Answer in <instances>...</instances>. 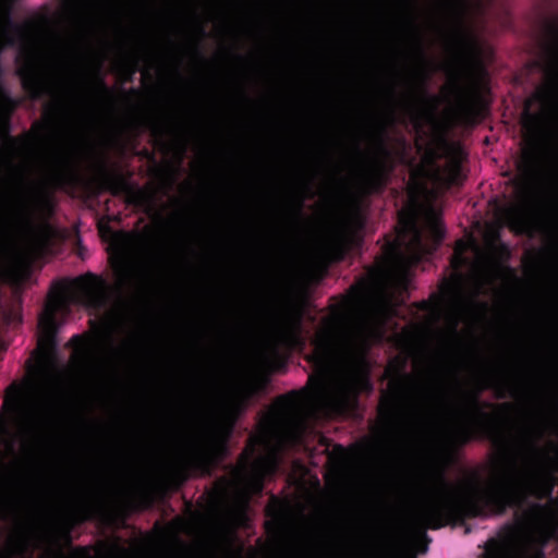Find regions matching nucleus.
<instances>
[{
    "instance_id": "1",
    "label": "nucleus",
    "mask_w": 558,
    "mask_h": 558,
    "mask_svg": "<svg viewBox=\"0 0 558 558\" xmlns=\"http://www.w3.org/2000/svg\"><path fill=\"white\" fill-rule=\"evenodd\" d=\"M393 314L386 295L367 304L348 300L324 324L314 340L317 378L312 379V390L280 400L274 416L287 441H299L307 417L353 405L356 392L367 387L364 352L384 336V325Z\"/></svg>"
},
{
    "instance_id": "2",
    "label": "nucleus",
    "mask_w": 558,
    "mask_h": 558,
    "mask_svg": "<svg viewBox=\"0 0 558 558\" xmlns=\"http://www.w3.org/2000/svg\"><path fill=\"white\" fill-rule=\"evenodd\" d=\"M460 156L447 161L445 169L428 166L413 172L409 186V206L400 213L397 238L399 263L412 265L428 254L442 236L438 211L432 199L438 189L457 183Z\"/></svg>"
},
{
    "instance_id": "3",
    "label": "nucleus",
    "mask_w": 558,
    "mask_h": 558,
    "mask_svg": "<svg viewBox=\"0 0 558 558\" xmlns=\"http://www.w3.org/2000/svg\"><path fill=\"white\" fill-rule=\"evenodd\" d=\"M550 461L541 447L530 449L513 478H494L487 484L469 483L458 493V505L471 514L486 509L500 511L507 505L520 502L526 496L541 497L550 487Z\"/></svg>"
},
{
    "instance_id": "4",
    "label": "nucleus",
    "mask_w": 558,
    "mask_h": 558,
    "mask_svg": "<svg viewBox=\"0 0 558 558\" xmlns=\"http://www.w3.org/2000/svg\"><path fill=\"white\" fill-rule=\"evenodd\" d=\"M558 526V508L555 501L526 505L515 524L502 536L499 545L485 558H529L536 546Z\"/></svg>"
},
{
    "instance_id": "5",
    "label": "nucleus",
    "mask_w": 558,
    "mask_h": 558,
    "mask_svg": "<svg viewBox=\"0 0 558 558\" xmlns=\"http://www.w3.org/2000/svg\"><path fill=\"white\" fill-rule=\"evenodd\" d=\"M108 295L106 282L98 277L84 278L73 294L59 293L50 299L49 308L39 320L44 336L49 340L54 326V312L63 308L70 302H80L88 306H100Z\"/></svg>"
},
{
    "instance_id": "6",
    "label": "nucleus",
    "mask_w": 558,
    "mask_h": 558,
    "mask_svg": "<svg viewBox=\"0 0 558 558\" xmlns=\"http://www.w3.org/2000/svg\"><path fill=\"white\" fill-rule=\"evenodd\" d=\"M558 105V70L548 75L546 84L526 102L523 126L531 137L544 132L548 118Z\"/></svg>"
},
{
    "instance_id": "7",
    "label": "nucleus",
    "mask_w": 558,
    "mask_h": 558,
    "mask_svg": "<svg viewBox=\"0 0 558 558\" xmlns=\"http://www.w3.org/2000/svg\"><path fill=\"white\" fill-rule=\"evenodd\" d=\"M472 248L476 256V264L472 267V281L476 293L486 292L490 289L493 281L500 275L501 270L499 265L495 262L486 259L471 242L459 241L454 248L453 266L458 269L466 264V258L463 254Z\"/></svg>"
},
{
    "instance_id": "8",
    "label": "nucleus",
    "mask_w": 558,
    "mask_h": 558,
    "mask_svg": "<svg viewBox=\"0 0 558 558\" xmlns=\"http://www.w3.org/2000/svg\"><path fill=\"white\" fill-rule=\"evenodd\" d=\"M59 376V371L54 366L51 369H41L38 375L37 388L43 395L39 407L45 416L54 410L61 397L62 383Z\"/></svg>"
},
{
    "instance_id": "9",
    "label": "nucleus",
    "mask_w": 558,
    "mask_h": 558,
    "mask_svg": "<svg viewBox=\"0 0 558 558\" xmlns=\"http://www.w3.org/2000/svg\"><path fill=\"white\" fill-rule=\"evenodd\" d=\"M264 446L266 448L265 454L255 461L251 478L244 484L243 489L245 494L258 493L262 489V477L272 474L277 468V452L274 449H268L266 444Z\"/></svg>"
},
{
    "instance_id": "10",
    "label": "nucleus",
    "mask_w": 558,
    "mask_h": 558,
    "mask_svg": "<svg viewBox=\"0 0 558 558\" xmlns=\"http://www.w3.org/2000/svg\"><path fill=\"white\" fill-rule=\"evenodd\" d=\"M14 451L12 441L3 440L2 444H0V459L4 458L5 456L12 454Z\"/></svg>"
},
{
    "instance_id": "11",
    "label": "nucleus",
    "mask_w": 558,
    "mask_h": 558,
    "mask_svg": "<svg viewBox=\"0 0 558 558\" xmlns=\"http://www.w3.org/2000/svg\"><path fill=\"white\" fill-rule=\"evenodd\" d=\"M90 344L80 340V344L75 348V359H81L86 354Z\"/></svg>"
}]
</instances>
